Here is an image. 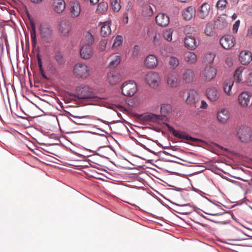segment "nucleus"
Segmentation results:
<instances>
[{
  "label": "nucleus",
  "mask_w": 252,
  "mask_h": 252,
  "mask_svg": "<svg viewBox=\"0 0 252 252\" xmlns=\"http://www.w3.org/2000/svg\"><path fill=\"white\" fill-rule=\"evenodd\" d=\"M154 13L152 7L148 4H144L142 6V14L146 16H151Z\"/></svg>",
  "instance_id": "34"
},
{
  "label": "nucleus",
  "mask_w": 252,
  "mask_h": 252,
  "mask_svg": "<svg viewBox=\"0 0 252 252\" xmlns=\"http://www.w3.org/2000/svg\"><path fill=\"white\" fill-rule=\"evenodd\" d=\"M182 15L186 20H189L195 15V9L192 6L186 8L183 11Z\"/></svg>",
  "instance_id": "24"
},
{
  "label": "nucleus",
  "mask_w": 252,
  "mask_h": 252,
  "mask_svg": "<svg viewBox=\"0 0 252 252\" xmlns=\"http://www.w3.org/2000/svg\"><path fill=\"white\" fill-rule=\"evenodd\" d=\"M179 0L182 2H186L188 1V0Z\"/></svg>",
  "instance_id": "60"
},
{
  "label": "nucleus",
  "mask_w": 252,
  "mask_h": 252,
  "mask_svg": "<svg viewBox=\"0 0 252 252\" xmlns=\"http://www.w3.org/2000/svg\"><path fill=\"white\" fill-rule=\"evenodd\" d=\"M245 82L247 86H252V72L250 73L248 75Z\"/></svg>",
  "instance_id": "48"
},
{
  "label": "nucleus",
  "mask_w": 252,
  "mask_h": 252,
  "mask_svg": "<svg viewBox=\"0 0 252 252\" xmlns=\"http://www.w3.org/2000/svg\"><path fill=\"white\" fill-rule=\"evenodd\" d=\"M90 0V2L91 3H92L93 4H96L99 1V0Z\"/></svg>",
  "instance_id": "57"
},
{
  "label": "nucleus",
  "mask_w": 252,
  "mask_h": 252,
  "mask_svg": "<svg viewBox=\"0 0 252 252\" xmlns=\"http://www.w3.org/2000/svg\"><path fill=\"white\" fill-rule=\"evenodd\" d=\"M168 62L170 67L173 69H176L179 64L178 59L175 57H171Z\"/></svg>",
  "instance_id": "38"
},
{
  "label": "nucleus",
  "mask_w": 252,
  "mask_h": 252,
  "mask_svg": "<svg viewBox=\"0 0 252 252\" xmlns=\"http://www.w3.org/2000/svg\"><path fill=\"white\" fill-rule=\"evenodd\" d=\"M158 64V58L154 55H150L145 60V65L147 68H153Z\"/></svg>",
  "instance_id": "23"
},
{
  "label": "nucleus",
  "mask_w": 252,
  "mask_h": 252,
  "mask_svg": "<svg viewBox=\"0 0 252 252\" xmlns=\"http://www.w3.org/2000/svg\"><path fill=\"white\" fill-rule=\"evenodd\" d=\"M107 45V41L106 40H102L100 42L99 49L100 51L102 52L105 50Z\"/></svg>",
  "instance_id": "49"
},
{
  "label": "nucleus",
  "mask_w": 252,
  "mask_h": 252,
  "mask_svg": "<svg viewBox=\"0 0 252 252\" xmlns=\"http://www.w3.org/2000/svg\"><path fill=\"white\" fill-rule=\"evenodd\" d=\"M237 135L242 142L247 143L252 140V131L248 126H241L237 131Z\"/></svg>",
  "instance_id": "4"
},
{
  "label": "nucleus",
  "mask_w": 252,
  "mask_h": 252,
  "mask_svg": "<svg viewBox=\"0 0 252 252\" xmlns=\"http://www.w3.org/2000/svg\"><path fill=\"white\" fill-rule=\"evenodd\" d=\"M172 111V106L168 103H163L160 105V113L158 115V121H167L168 116Z\"/></svg>",
  "instance_id": "6"
},
{
  "label": "nucleus",
  "mask_w": 252,
  "mask_h": 252,
  "mask_svg": "<svg viewBox=\"0 0 252 252\" xmlns=\"http://www.w3.org/2000/svg\"><path fill=\"white\" fill-rule=\"evenodd\" d=\"M31 37L32 47L34 49L37 44L36 34V27L35 24L33 22H31Z\"/></svg>",
  "instance_id": "26"
},
{
  "label": "nucleus",
  "mask_w": 252,
  "mask_h": 252,
  "mask_svg": "<svg viewBox=\"0 0 252 252\" xmlns=\"http://www.w3.org/2000/svg\"><path fill=\"white\" fill-rule=\"evenodd\" d=\"M147 34L149 39L153 41L154 43H155L157 37L156 30H155L152 27H149L148 28Z\"/></svg>",
  "instance_id": "35"
},
{
  "label": "nucleus",
  "mask_w": 252,
  "mask_h": 252,
  "mask_svg": "<svg viewBox=\"0 0 252 252\" xmlns=\"http://www.w3.org/2000/svg\"><path fill=\"white\" fill-rule=\"evenodd\" d=\"M208 106V104L205 100H201V105L200 106V108L202 109H206Z\"/></svg>",
  "instance_id": "53"
},
{
  "label": "nucleus",
  "mask_w": 252,
  "mask_h": 252,
  "mask_svg": "<svg viewBox=\"0 0 252 252\" xmlns=\"http://www.w3.org/2000/svg\"><path fill=\"white\" fill-rule=\"evenodd\" d=\"M199 100L198 93L194 90L190 89L187 91V96L185 102L187 104L192 105L195 104Z\"/></svg>",
  "instance_id": "9"
},
{
  "label": "nucleus",
  "mask_w": 252,
  "mask_h": 252,
  "mask_svg": "<svg viewBox=\"0 0 252 252\" xmlns=\"http://www.w3.org/2000/svg\"><path fill=\"white\" fill-rule=\"evenodd\" d=\"M173 31L171 29L165 31L163 33L164 38L168 41H171L172 39Z\"/></svg>",
  "instance_id": "42"
},
{
  "label": "nucleus",
  "mask_w": 252,
  "mask_h": 252,
  "mask_svg": "<svg viewBox=\"0 0 252 252\" xmlns=\"http://www.w3.org/2000/svg\"><path fill=\"white\" fill-rule=\"evenodd\" d=\"M237 16L235 14H234L233 15H232V18L233 19H235L236 18Z\"/></svg>",
  "instance_id": "61"
},
{
  "label": "nucleus",
  "mask_w": 252,
  "mask_h": 252,
  "mask_svg": "<svg viewBox=\"0 0 252 252\" xmlns=\"http://www.w3.org/2000/svg\"><path fill=\"white\" fill-rule=\"evenodd\" d=\"M81 13V6L79 2L74 1L70 3L68 7V14L72 18L78 17Z\"/></svg>",
  "instance_id": "8"
},
{
  "label": "nucleus",
  "mask_w": 252,
  "mask_h": 252,
  "mask_svg": "<svg viewBox=\"0 0 252 252\" xmlns=\"http://www.w3.org/2000/svg\"><path fill=\"white\" fill-rule=\"evenodd\" d=\"M65 8V3L63 0H53L52 9L55 12L61 13Z\"/></svg>",
  "instance_id": "21"
},
{
  "label": "nucleus",
  "mask_w": 252,
  "mask_h": 252,
  "mask_svg": "<svg viewBox=\"0 0 252 252\" xmlns=\"http://www.w3.org/2000/svg\"><path fill=\"white\" fill-rule=\"evenodd\" d=\"M206 95L207 98L212 102L218 100L219 97L218 89L216 87H211L206 90Z\"/></svg>",
  "instance_id": "20"
},
{
  "label": "nucleus",
  "mask_w": 252,
  "mask_h": 252,
  "mask_svg": "<svg viewBox=\"0 0 252 252\" xmlns=\"http://www.w3.org/2000/svg\"><path fill=\"white\" fill-rule=\"evenodd\" d=\"M247 14L252 16V6H249L246 10Z\"/></svg>",
  "instance_id": "54"
},
{
  "label": "nucleus",
  "mask_w": 252,
  "mask_h": 252,
  "mask_svg": "<svg viewBox=\"0 0 252 252\" xmlns=\"http://www.w3.org/2000/svg\"><path fill=\"white\" fill-rule=\"evenodd\" d=\"M221 21L220 19H217L215 22V24L220 29H222L226 26V22L225 21H222L220 24Z\"/></svg>",
  "instance_id": "46"
},
{
  "label": "nucleus",
  "mask_w": 252,
  "mask_h": 252,
  "mask_svg": "<svg viewBox=\"0 0 252 252\" xmlns=\"http://www.w3.org/2000/svg\"><path fill=\"white\" fill-rule=\"evenodd\" d=\"M33 2L37 3L41 1V0H31Z\"/></svg>",
  "instance_id": "59"
},
{
  "label": "nucleus",
  "mask_w": 252,
  "mask_h": 252,
  "mask_svg": "<svg viewBox=\"0 0 252 252\" xmlns=\"http://www.w3.org/2000/svg\"><path fill=\"white\" fill-rule=\"evenodd\" d=\"M37 62H38V66H39V70H40V72L42 75V76H43V78H46V76H45L44 73H43V70L42 69V62H41V60L39 57V55L38 54L37 55Z\"/></svg>",
  "instance_id": "47"
},
{
  "label": "nucleus",
  "mask_w": 252,
  "mask_h": 252,
  "mask_svg": "<svg viewBox=\"0 0 252 252\" xmlns=\"http://www.w3.org/2000/svg\"><path fill=\"white\" fill-rule=\"evenodd\" d=\"M210 12V5L208 3H203L198 8L197 16L201 19H204L209 16Z\"/></svg>",
  "instance_id": "13"
},
{
  "label": "nucleus",
  "mask_w": 252,
  "mask_h": 252,
  "mask_svg": "<svg viewBox=\"0 0 252 252\" xmlns=\"http://www.w3.org/2000/svg\"><path fill=\"white\" fill-rule=\"evenodd\" d=\"M108 7V5L107 2H101L97 5L96 12L97 13H103L107 10Z\"/></svg>",
  "instance_id": "37"
},
{
  "label": "nucleus",
  "mask_w": 252,
  "mask_h": 252,
  "mask_svg": "<svg viewBox=\"0 0 252 252\" xmlns=\"http://www.w3.org/2000/svg\"><path fill=\"white\" fill-rule=\"evenodd\" d=\"M169 23V18L163 13H158V26L165 27Z\"/></svg>",
  "instance_id": "29"
},
{
  "label": "nucleus",
  "mask_w": 252,
  "mask_h": 252,
  "mask_svg": "<svg viewBox=\"0 0 252 252\" xmlns=\"http://www.w3.org/2000/svg\"><path fill=\"white\" fill-rule=\"evenodd\" d=\"M167 83L172 88L176 87L178 84L177 76L172 74H169L168 76Z\"/></svg>",
  "instance_id": "33"
},
{
  "label": "nucleus",
  "mask_w": 252,
  "mask_h": 252,
  "mask_svg": "<svg viewBox=\"0 0 252 252\" xmlns=\"http://www.w3.org/2000/svg\"><path fill=\"white\" fill-rule=\"evenodd\" d=\"M155 20H156V23H158V15H157L155 17Z\"/></svg>",
  "instance_id": "62"
},
{
  "label": "nucleus",
  "mask_w": 252,
  "mask_h": 252,
  "mask_svg": "<svg viewBox=\"0 0 252 252\" xmlns=\"http://www.w3.org/2000/svg\"><path fill=\"white\" fill-rule=\"evenodd\" d=\"M246 228L251 231H252V226L251 227H246Z\"/></svg>",
  "instance_id": "63"
},
{
  "label": "nucleus",
  "mask_w": 252,
  "mask_h": 252,
  "mask_svg": "<svg viewBox=\"0 0 252 252\" xmlns=\"http://www.w3.org/2000/svg\"><path fill=\"white\" fill-rule=\"evenodd\" d=\"M54 59L57 63L60 65L63 64L65 63L63 58V54L60 52H57L55 53Z\"/></svg>",
  "instance_id": "41"
},
{
  "label": "nucleus",
  "mask_w": 252,
  "mask_h": 252,
  "mask_svg": "<svg viewBox=\"0 0 252 252\" xmlns=\"http://www.w3.org/2000/svg\"><path fill=\"white\" fill-rule=\"evenodd\" d=\"M91 66L86 63H78L73 67V73L78 78L87 79L91 74Z\"/></svg>",
  "instance_id": "1"
},
{
  "label": "nucleus",
  "mask_w": 252,
  "mask_h": 252,
  "mask_svg": "<svg viewBox=\"0 0 252 252\" xmlns=\"http://www.w3.org/2000/svg\"><path fill=\"white\" fill-rule=\"evenodd\" d=\"M137 118L139 121L145 123L150 124L158 121V115L151 113H145L139 115Z\"/></svg>",
  "instance_id": "11"
},
{
  "label": "nucleus",
  "mask_w": 252,
  "mask_h": 252,
  "mask_svg": "<svg viewBox=\"0 0 252 252\" xmlns=\"http://www.w3.org/2000/svg\"><path fill=\"white\" fill-rule=\"evenodd\" d=\"M110 23L105 22L103 24L101 27L100 34L102 36L105 37L111 33V30L110 29Z\"/></svg>",
  "instance_id": "30"
},
{
  "label": "nucleus",
  "mask_w": 252,
  "mask_h": 252,
  "mask_svg": "<svg viewBox=\"0 0 252 252\" xmlns=\"http://www.w3.org/2000/svg\"><path fill=\"white\" fill-rule=\"evenodd\" d=\"M121 61V57L120 56L115 55L112 58L109 63V66L111 67H115L119 65Z\"/></svg>",
  "instance_id": "39"
},
{
  "label": "nucleus",
  "mask_w": 252,
  "mask_h": 252,
  "mask_svg": "<svg viewBox=\"0 0 252 252\" xmlns=\"http://www.w3.org/2000/svg\"><path fill=\"white\" fill-rule=\"evenodd\" d=\"M217 118L218 120L222 123H225L229 118L228 112L225 109H222L218 112Z\"/></svg>",
  "instance_id": "28"
},
{
  "label": "nucleus",
  "mask_w": 252,
  "mask_h": 252,
  "mask_svg": "<svg viewBox=\"0 0 252 252\" xmlns=\"http://www.w3.org/2000/svg\"><path fill=\"white\" fill-rule=\"evenodd\" d=\"M240 24V21L239 20H237L234 25H233L232 31L233 32L235 33L237 32L238 28L239 27Z\"/></svg>",
  "instance_id": "50"
},
{
  "label": "nucleus",
  "mask_w": 252,
  "mask_h": 252,
  "mask_svg": "<svg viewBox=\"0 0 252 252\" xmlns=\"http://www.w3.org/2000/svg\"><path fill=\"white\" fill-rule=\"evenodd\" d=\"M112 9L114 12H118L121 8L120 1L119 0H111Z\"/></svg>",
  "instance_id": "40"
},
{
  "label": "nucleus",
  "mask_w": 252,
  "mask_h": 252,
  "mask_svg": "<svg viewBox=\"0 0 252 252\" xmlns=\"http://www.w3.org/2000/svg\"><path fill=\"white\" fill-rule=\"evenodd\" d=\"M245 69L243 66H240L236 69L233 75L234 82L241 83L243 81L242 73Z\"/></svg>",
  "instance_id": "27"
},
{
  "label": "nucleus",
  "mask_w": 252,
  "mask_h": 252,
  "mask_svg": "<svg viewBox=\"0 0 252 252\" xmlns=\"http://www.w3.org/2000/svg\"><path fill=\"white\" fill-rule=\"evenodd\" d=\"M185 60L189 64H193L196 62L197 56L193 52H188L185 55Z\"/></svg>",
  "instance_id": "31"
},
{
  "label": "nucleus",
  "mask_w": 252,
  "mask_h": 252,
  "mask_svg": "<svg viewBox=\"0 0 252 252\" xmlns=\"http://www.w3.org/2000/svg\"><path fill=\"white\" fill-rule=\"evenodd\" d=\"M185 46L189 50H193L198 46L197 42L193 36L187 35L184 38Z\"/></svg>",
  "instance_id": "17"
},
{
  "label": "nucleus",
  "mask_w": 252,
  "mask_h": 252,
  "mask_svg": "<svg viewBox=\"0 0 252 252\" xmlns=\"http://www.w3.org/2000/svg\"><path fill=\"white\" fill-rule=\"evenodd\" d=\"M227 4L226 0H219L217 3V7L218 9L223 10L226 7Z\"/></svg>",
  "instance_id": "43"
},
{
  "label": "nucleus",
  "mask_w": 252,
  "mask_h": 252,
  "mask_svg": "<svg viewBox=\"0 0 252 252\" xmlns=\"http://www.w3.org/2000/svg\"><path fill=\"white\" fill-rule=\"evenodd\" d=\"M140 48L137 45H135L133 49V55L136 56L139 53Z\"/></svg>",
  "instance_id": "52"
},
{
  "label": "nucleus",
  "mask_w": 252,
  "mask_h": 252,
  "mask_svg": "<svg viewBox=\"0 0 252 252\" xmlns=\"http://www.w3.org/2000/svg\"><path fill=\"white\" fill-rule=\"evenodd\" d=\"M122 80L121 75L118 72L112 71L107 74L106 81L110 85H115Z\"/></svg>",
  "instance_id": "10"
},
{
  "label": "nucleus",
  "mask_w": 252,
  "mask_h": 252,
  "mask_svg": "<svg viewBox=\"0 0 252 252\" xmlns=\"http://www.w3.org/2000/svg\"><path fill=\"white\" fill-rule=\"evenodd\" d=\"M217 74V69L214 66L207 65L203 71V75L206 80L210 81L213 79Z\"/></svg>",
  "instance_id": "15"
},
{
  "label": "nucleus",
  "mask_w": 252,
  "mask_h": 252,
  "mask_svg": "<svg viewBox=\"0 0 252 252\" xmlns=\"http://www.w3.org/2000/svg\"><path fill=\"white\" fill-rule=\"evenodd\" d=\"M240 0H230V1L232 5H236Z\"/></svg>",
  "instance_id": "56"
},
{
  "label": "nucleus",
  "mask_w": 252,
  "mask_h": 252,
  "mask_svg": "<svg viewBox=\"0 0 252 252\" xmlns=\"http://www.w3.org/2000/svg\"><path fill=\"white\" fill-rule=\"evenodd\" d=\"M75 123L77 125H84V126L88 125V124L83 120H80L78 121L77 122H76Z\"/></svg>",
  "instance_id": "55"
},
{
  "label": "nucleus",
  "mask_w": 252,
  "mask_h": 252,
  "mask_svg": "<svg viewBox=\"0 0 252 252\" xmlns=\"http://www.w3.org/2000/svg\"><path fill=\"white\" fill-rule=\"evenodd\" d=\"M234 84V81L232 79L226 80L223 83V89L224 93L229 96L232 94L231 90Z\"/></svg>",
  "instance_id": "25"
},
{
  "label": "nucleus",
  "mask_w": 252,
  "mask_h": 252,
  "mask_svg": "<svg viewBox=\"0 0 252 252\" xmlns=\"http://www.w3.org/2000/svg\"><path fill=\"white\" fill-rule=\"evenodd\" d=\"M239 59L243 64H248L252 61V54L249 51H242L239 54Z\"/></svg>",
  "instance_id": "18"
},
{
  "label": "nucleus",
  "mask_w": 252,
  "mask_h": 252,
  "mask_svg": "<svg viewBox=\"0 0 252 252\" xmlns=\"http://www.w3.org/2000/svg\"><path fill=\"white\" fill-rule=\"evenodd\" d=\"M164 125L166 127H168L169 131L177 137L184 138L188 140L189 139V138L194 139V138H192L191 137L189 136V135H186V133H184L183 132L175 130L172 126H169L167 123H164Z\"/></svg>",
  "instance_id": "22"
},
{
  "label": "nucleus",
  "mask_w": 252,
  "mask_h": 252,
  "mask_svg": "<svg viewBox=\"0 0 252 252\" xmlns=\"http://www.w3.org/2000/svg\"><path fill=\"white\" fill-rule=\"evenodd\" d=\"M80 54L83 59H90L93 55V51L91 46L89 45H83L80 50Z\"/></svg>",
  "instance_id": "16"
},
{
  "label": "nucleus",
  "mask_w": 252,
  "mask_h": 252,
  "mask_svg": "<svg viewBox=\"0 0 252 252\" xmlns=\"http://www.w3.org/2000/svg\"><path fill=\"white\" fill-rule=\"evenodd\" d=\"M205 34L209 36H212L214 35V32L212 29L211 25H207L205 29Z\"/></svg>",
  "instance_id": "45"
},
{
  "label": "nucleus",
  "mask_w": 252,
  "mask_h": 252,
  "mask_svg": "<svg viewBox=\"0 0 252 252\" xmlns=\"http://www.w3.org/2000/svg\"><path fill=\"white\" fill-rule=\"evenodd\" d=\"M183 78L187 83L191 82L193 79V71L189 69L185 70L183 74Z\"/></svg>",
  "instance_id": "32"
},
{
  "label": "nucleus",
  "mask_w": 252,
  "mask_h": 252,
  "mask_svg": "<svg viewBox=\"0 0 252 252\" xmlns=\"http://www.w3.org/2000/svg\"><path fill=\"white\" fill-rule=\"evenodd\" d=\"M123 43V36L122 35H119L116 36L114 42L113 44V48H116L121 45H122Z\"/></svg>",
  "instance_id": "44"
},
{
  "label": "nucleus",
  "mask_w": 252,
  "mask_h": 252,
  "mask_svg": "<svg viewBox=\"0 0 252 252\" xmlns=\"http://www.w3.org/2000/svg\"><path fill=\"white\" fill-rule=\"evenodd\" d=\"M246 35L249 38L252 39V25L248 27Z\"/></svg>",
  "instance_id": "51"
},
{
  "label": "nucleus",
  "mask_w": 252,
  "mask_h": 252,
  "mask_svg": "<svg viewBox=\"0 0 252 252\" xmlns=\"http://www.w3.org/2000/svg\"><path fill=\"white\" fill-rule=\"evenodd\" d=\"M235 40L233 35H225L220 38V42L221 46L225 49H229L234 46Z\"/></svg>",
  "instance_id": "7"
},
{
  "label": "nucleus",
  "mask_w": 252,
  "mask_h": 252,
  "mask_svg": "<svg viewBox=\"0 0 252 252\" xmlns=\"http://www.w3.org/2000/svg\"><path fill=\"white\" fill-rule=\"evenodd\" d=\"M171 189V191H172L173 190H176V191H177L178 192H180V190H181L180 188H177L175 187H174V188L171 189Z\"/></svg>",
  "instance_id": "58"
},
{
  "label": "nucleus",
  "mask_w": 252,
  "mask_h": 252,
  "mask_svg": "<svg viewBox=\"0 0 252 252\" xmlns=\"http://www.w3.org/2000/svg\"><path fill=\"white\" fill-rule=\"evenodd\" d=\"M71 28L70 23L68 20L63 19L60 22L59 31L63 35L66 36L68 35L71 30Z\"/></svg>",
  "instance_id": "12"
},
{
  "label": "nucleus",
  "mask_w": 252,
  "mask_h": 252,
  "mask_svg": "<svg viewBox=\"0 0 252 252\" xmlns=\"http://www.w3.org/2000/svg\"><path fill=\"white\" fill-rule=\"evenodd\" d=\"M77 96L78 99H87L94 98L92 89L88 86H84L77 90Z\"/></svg>",
  "instance_id": "5"
},
{
  "label": "nucleus",
  "mask_w": 252,
  "mask_h": 252,
  "mask_svg": "<svg viewBox=\"0 0 252 252\" xmlns=\"http://www.w3.org/2000/svg\"><path fill=\"white\" fill-rule=\"evenodd\" d=\"M251 97L252 94L251 93L247 91L243 92L239 95L238 101L242 107H246L249 105Z\"/></svg>",
  "instance_id": "14"
},
{
  "label": "nucleus",
  "mask_w": 252,
  "mask_h": 252,
  "mask_svg": "<svg viewBox=\"0 0 252 252\" xmlns=\"http://www.w3.org/2000/svg\"><path fill=\"white\" fill-rule=\"evenodd\" d=\"M94 36L89 32H86L84 34V41L85 45L91 46L94 42Z\"/></svg>",
  "instance_id": "36"
},
{
  "label": "nucleus",
  "mask_w": 252,
  "mask_h": 252,
  "mask_svg": "<svg viewBox=\"0 0 252 252\" xmlns=\"http://www.w3.org/2000/svg\"><path fill=\"white\" fill-rule=\"evenodd\" d=\"M39 33L41 41L44 43H51L53 41V30L46 24H41L39 27Z\"/></svg>",
  "instance_id": "2"
},
{
  "label": "nucleus",
  "mask_w": 252,
  "mask_h": 252,
  "mask_svg": "<svg viewBox=\"0 0 252 252\" xmlns=\"http://www.w3.org/2000/svg\"><path fill=\"white\" fill-rule=\"evenodd\" d=\"M245 235H247V236H248V237H252V235H251L246 234H245Z\"/></svg>",
  "instance_id": "64"
},
{
  "label": "nucleus",
  "mask_w": 252,
  "mask_h": 252,
  "mask_svg": "<svg viewBox=\"0 0 252 252\" xmlns=\"http://www.w3.org/2000/svg\"><path fill=\"white\" fill-rule=\"evenodd\" d=\"M122 93L124 95L131 96L133 95L137 91V84L131 80L126 81L121 87Z\"/></svg>",
  "instance_id": "3"
},
{
  "label": "nucleus",
  "mask_w": 252,
  "mask_h": 252,
  "mask_svg": "<svg viewBox=\"0 0 252 252\" xmlns=\"http://www.w3.org/2000/svg\"><path fill=\"white\" fill-rule=\"evenodd\" d=\"M146 81L152 88H156L158 87V74L154 72H150L147 74Z\"/></svg>",
  "instance_id": "19"
}]
</instances>
